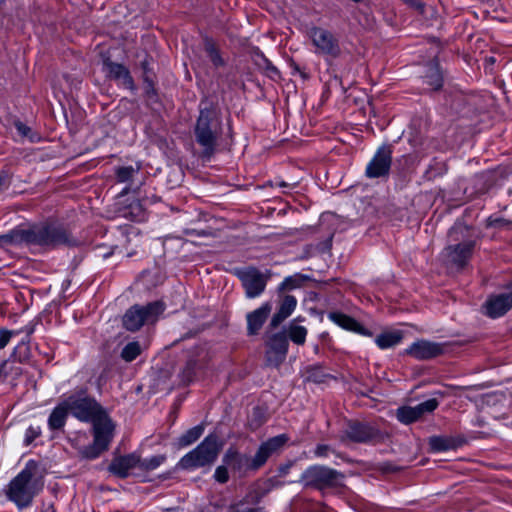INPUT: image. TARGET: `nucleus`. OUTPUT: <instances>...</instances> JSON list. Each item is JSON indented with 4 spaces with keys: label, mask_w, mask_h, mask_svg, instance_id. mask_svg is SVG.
<instances>
[{
    "label": "nucleus",
    "mask_w": 512,
    "mask_h": 512,
    "mask_svg": "<svg viewBox=\"0 0 512 512\" xmlns=\"http://www.w3.org/2000/svg\"><path fill=\"white\" fill-rule=\"evenodd\" d=\"M141 353V347L138 342L128 343L122 350L121 356L127 361H133Z\"/></svg>",
    "instance_id": "nucleus-29"
},
{
    "label": "nucleus",
    "mask_w": 512,
    "mask_h": 512,
    "mask_svg": "<svg viewBox=\"0 0 512 512\" xmlns=\"http://www.w3.org/2000/svg\"><path fill=\"white\" fill-rule=\"evenodd\" d=\"M15 128L17 130V132L21 135V136H28V133L30 131V129L25 125L23 124L22 122H16L15 123Z\"/></svg>",
    "instance_id": "nucleus-41"
},
{
    "label": "nucleus",
    "mask_w": 512,
    "mask_h": 512,
    "mask_svg": "<svg viewBox=\"0 0 512 512\" xmlns=\"http://www.w3.org/2000/svg\"><path fill=\"white\" fill-rule=\"evenodd\" d=\"M104 68L109 77L120 80L126 87L132 88V78L128 70L123 65L113 62H105Z\"/></svg>",
    "instance_id": "nucleus-22"
},
{
    "label": "nucleus",
    "mask_w": 512,
    "mask_h": 512,
    "mask_svg": "<svg viewBox=\"0 0 512 512\" xmlns=\"http://www.w3.org/2000/svg\"><path fill=\"white\" fill-rule=\"evenodd\" d=\"M270 346L273 350L284 357L288 351V341L285 335L275 334L270 340Z\"/></svg>",
    "instance_id": "nucleus-28"
},
{
    "label": "nucleus",
    "mask_w": 512,
    "mask_h": 512,
    "mask_svg": "<svg viewBox=\"0 0 512 512\" xmlns=\"http://www.w3.org/2000/svg\"><path fill=\"white\" fill-rule=\"evenodd\" d=\"M470 230L463 225H455L451 228L449 236L452 241H458L463 238L462 242L450 245L443 251V257L446 262L456 268H463L469 261L475 241L469 235Z\"/></svg>",
    "instance_id": "nucleus-2"
},
{
    "label": "nucleus",
    "mask_w": 512,
    "mask_h": 512,
    "mask_svg": "<svg viewBox=\"0 0 512 512\" xmlns=\"http://www.w3.org/2000/svg\"><path fill=\"white\" fill-rule=\"evenodd\" d=\"M220 448L218 438L209 435L195 449L184 455L179 465L189 470L210 465L216 460Z\"/></svg>",
    "instance_id": "nucleus-5"
},
{
    "label": "nucleus",
    "mask_w": 512,
    "mask_h": 512,
    "mask_svg": "<svg viewBox=\"0 0 512 512\" xmlns=\"http://www.w3.org/2000/svg\"><path fill=\"white\" fill-rule=\"evenodd\" d=\"M287 441L288 437L281 434L263 442L258 448V467L263 465L270 456L279 452Z\"/></svg>",
    "instance_id": "nucleus-17"
},
{
    "label": "nucleus",
    "mask_w": 512,
    "mask_h": 512,
    "mask_svg": "<svg viewBox=\"0 0 512 512\" xmlns=\"http://www.w3.org/2000/svg\"><path fill=\"white\" fill-rule=\"evenodd\" d=\"M402 338L403 335L400 331H389L378 335L375 343L380 349H388L399 344Z\"/></svg>",
    "instance_id": "nucleus-24"
},
{
    "label": "nucleus",
    "mask_w": 512,
    "mask_h": 512,
    "mask_svg": "<svg viewBox=\"0 0 512 512\" xmlns=\"http://www.w3.org/2000/svg\"><path fill=\"white\" fill-rule=\"evenodd\" d=\"M303 321H305V317L298 316L291 320L284 330L286 338L296 345H303L306 342L308 330L305 326L299 324Z\"/></svg>",
    "instance_id": "nucleus-19"
},
{
    "label": "nucleus",
    "mask_w": 512,
    "mask_h": 512,
    "mask_svg": "<svg viewBox=\"0 0 512 512\" xmlns=\"http://www.w3.org/2000/svg\"><path fill=\"white\" fill-rule=\"evenodd\" d=\"M164 311V305L160 301L149 303L146 306L135 305L123 316V324L127 330L136 331L144 324H151L158 320Z\"/></svg>",
    "instance_id": "nucleus-7"
},
{
    "label": "nucleus",
    "mask_w": 512,
    "mask_h": 512,
    "mask_svg": "<svg viewBox=\"0 0 512 512\" xmlns=\"http://www.w3.org/2000/svg\"><path fill=\"white\" fill-rule=\"evenodd\" d=\"M391 150L387 146L380 147L367 164L365 174L368 178H379L389 173L391 167Z\"/></svg>",
    "instance_id": "nucleus-10"
},
{
    "label": "nucleus",
    "mask_w": 512,
    "mask_h": 512,
    "mask_svg": "<svg viewBox=\"0 0 512 512\" xmlns=\"http://www.w3.org/2000/svg\"><path fill=\"white\" fill-rule=\"evenodd\" d=\"M27 240L42 246H57L67 241L66 232L54 225H40L27 232Z\"/></svg>",
    "instance_id": "nucleus-8"
},
{
    "label": "nucleus",
    "mask_w": 512,
    "mask_h": 512,
    "mask_svg": "<svg viewBox=\"0 0 512 512\" xmlns=\"http://www.w3.org/2000/svg\"><path fill=\"white\" fill-rule=\"evenodd\" d=\"M341 475L330 468L324 466H311L307 468L302 476L301 482L306 486H315L324 488L338 484Z\"/></svg>",
    "instance_id": "nucleus-9"
},
{
    "label": "nucleus",
    "mask_w": 512,
    "mask_h": 512,
    "mask_svg": "<svg viewBox=\"0 0 512 512\" xmlns=\"http://www.w3.org/2000/svg\"><path fill=\"white\" fill-rule=\"evenodd\" d=\"M329 447L326 445H318L315 449V455L317 457H325L328 454Z\"/></svg>",
    "instance_id": "nucleus-42"
},
{
    "label": "nucleus",
    "mask_w": 512,
    "mask_h": 512,
    "mask_svg": "<svg viewBox=\"0 0 512 512\" xmlns=\"http://www.w3.org/2000/svg\"><path fill=\"white\" fill-rule=\"evenodd\" d=\"M424 82L428 84L432 90H438L442 87L443 77L437 65H431L424 76Z\"/></svg>",
    "instance_id": "nucleus-25"
},
{
    "label": "nucleus",
    "mask_w": 512,
    "mask_h": 512,
    "mask_svg": "<svg viewBox=\"0 0 512 512\" xmlns=\"http://www.w3.org/2000/svg\"><path fill=\"white\" fill-rule=\"evenodd\" d=\"M404 2L410 4V5H415L416 4V0H403Z\"/></svg>",
    "instance_id": "nucleus-46"
},
{
    "label": "nucleus",
    "mask_w": 512,
    "mask_h": 512,
    "mask_svg": "<svg viewBox=\"0 0 512 512\" xmlns=\"http://www.w3.org/2000/svg\"><path fill=\"white\" fill-rule=\"evenodd\" d=\"M134 171H135L134 168L131 167V166H129V167H120V168L117 169L116 174H117V177H118L119 181L125 182V181L129 180L132 177Z\"/></svg>",
    "instance_id": "nucleus-33"
},
{
    "label": "nucleus",
    "mask_w": 512,
    "mask_h": 512,
    "mask_svg": "<svg viewBox=\"0 0 512 512\" xmlns=\"http://www.w3.org/2000/svg\"><path fill=\"white\" fill-rule=\"evenodd\" d=\"M327 318L336 324L337 326L341 327L344 330L357 333L362 336H371L372 333L366 329L364 326H362L357 320L354 318L338 311H332L329 312L327 315Z\"/></svg>",
    "instance_id": "nucleus-15"
},
{
    "label": "nucleus",
    "mask_w": 512,
    "mask_h": 512,
    "mask_svg": "<svg viewBox=\"0 0 512 512\" xmlns=\"http://www.w3.org/2000/svg\"><path fill=\"white\" fill-rule=\"evenodd\" d=\"M91 423L93 425V443L91 446L84 448L81 453L85 458L95 459L109 448L114 437L115 424L106 411L102 412Z\"/></svg>",
    "instance_id": "nucleus-4"
},
{
    "label": "nucleus",
    "mask_w": 512,
    "mask_h": 512,
    "mask_svg": "<svg viewBox=\"0 0 512 512\" xmlns=\"http://www.w3.org/2000/svg\"><path fill=\"white\" fill-rule=\"evenodd\" d=\"M204 428L201 425L195 426L186 431L178 439V443L181 447H186L197 441L203 434Z\"/></svg>",
    "instance_id": "nucleus-26"
},
{
    "label": "nucleus",
    "mask_w": 512,
    "mask_h": 512,
    "mask_svg": "<svg viewBox=\"0 0 512 512\" xmlns=\"http://www.w3.org/2000/svg\"><path fill=\"white\" fill-rule=\"evenodd\" d=\"M206 50L210 60L213 62L214 65L218 66L222 63L217 50L212 45H208Z\"/></svg>",
    "instance_id": "nucleus-36"
},
{
    "label": "nucleus",
    "mask_w": 512,
    "mask_h": 512,
    "mask_svg": "<svg viewBox=\"0 0 512 512\" xmlns=\"http://www.w3.org/2000/svg\"><path fill=\"white\" fill-rule=\"evenodd\" d=\"M247 326L249 334L253 335L256 332V311L247 314Z\"/></svg>",
    "instance_id": "nucleus-37"
},
{
    "label": "nucleus",
    "mask_w": 512,
    "mask_h": 512,
    "mask_svg": "<svg viewBox=\"0 0 512 512\" xmlns=\"http://www.w3.org/2000/svg\"><path fill=\"white\" fill-rule=\"evenodd\" d=\"M43 482L37 476L36 466L28 463L9 484L7 496L18 507L31 504L33 498L42 490Z\"/></svg>",
    "instance_id": "nucleus-1"
},
{
    "label": "nucleus",
    "mask_w": 512,
    "mask_h": 512,
    "mask_svg": "<svg viewBox=\"0 0 512 512\" xmlns=\"http://www.w3.org/2000/svg\"><path fill=\"white\" fill-rule=\"evenodd\" d=\"M70 414L81 422H91L105 410L89 397L86 392L80 391L64 398Z\"/></svg>",
    "instance_id": "nucleus-6"
},
{
    "label": "nucleus",
    "mask_w": 512,
    "mask_h": 512,
    "mask_svg": "<svg viewBox=\"0 0 512 512\" xmlns=\"http://www.w3.org/2000/svg\"><path fill=\"white\" fill-rule=\"evenodd\" d=\"M41 434V429L40 427H33V426H30L27 430H26V442L27 443H31L35 438H37L39 435Z\"/></svg>",
    "instance_id": "nucleus-38"
},
{
    "label": "nucleus",
    "mask_w": 512,
    "mask_h": 512,
    "mask_svg": "<svg viewBox=\"0 0 512 512\" xmlns=\"http://www.w3.org/2000/svg\"><path fill=\"white\" fill-rule=\"evenodd\" d=\"M239 278L245 289L248 298L256 296V271L253 269H244L238 272Z\"/></svg>",
    "instance_id": "nucleus-23"
},
{
    "label": "nucleus",
    "mask_w": 512,
    "mask_h": 512,
    "mask_svg": "<svg viewBox=\"0 0 512 512\" xmlns=\"http://www.w3.org/2000/svg\"><path fill=\"white\" fill-rule=\"evenodd\" d=\"M443 348L440 344L427 340H417L407 349L406 354L418 360H427L440 355Z\"/></svg>",
    "instance_id": "nucleus-13"
},
{
    "label": "nucleus",
    "mask_w": 512,
    "mask_h": 512,
    "mask_svg": "<svg viewBox=\"0 0 512 512\" xmlns=\"http://www.w3.org/2000/svg\"><path fill=\"white\" fill-rule=\"evenodd\" d=\"M297 299L292 295H286L279 306L278 311L271 319V325L277 327L281 322L287 319L295 311Z\"/></svg>",
    "instance_id": "nucleus-20"
},
{
    "label": "nucleus",
    "mask_w": 512,
    "mask_h": 512,
    "mask_svg": "<svg viewBox=\"0 0 512 512\" xmlns=\"http://www.w3.org/2000/svg\"><path fill=\"white\" fill-rule=\"evenodd\" d=\"M275 185H277L278 187H288L289 186V184H287L284 181L276 182Z\"/></svg>",
    "instance_id": "nucleus-45"
},
{
    "label": "nucleus",
    "mask_w": 512,
    "mask_h": 512,
    "mask_svg": "<svg viewBox=\"0 0 512 512\" xmlns=\"http://www.w3.org/2000/svg\"><path fill=\"white\" fill-rule=\"evenodd\" d=\"M17 332L10 331L7 329L0 330V350L3 349L10 341L13 335H16Z\"/></svg>",
    "instance_id": "nucleus-35"
},
{
    "label": "nucleus",
    "mask_w": 512,
    "mask_h": 512,
    "mask_svg": "<svg viewBox=\"0 0 512 512\" xmlns=\"http://www.w3.org/2000/svg\"><path fill=\"white\" fill-rule=\"evenodd\" d=\"M69 409L65 399H63L50 413L48 426L51 430H59L64 427Z\"/></svg>",
    "instance_id": "nucleus-21"
},
{
    "label": "nucleus",
    "mask_w": 512,
    "mask_h": 512,
    "mask_svg": "<svg viewBox=\"0 0 512 512\" xmlns=\"http://www.w3.org/2000/svg\"><path fill=\"white\" fill-rule=\"evenodd\" d=\"M263 67L266 69L267 75L271 79L279 77L278 70L268 61V59L258 52V68Z\"/></svg>",
    "instance_id": "nucleus-31"
},
{
    "label": "nucleus",
    "mask_w": 512,
    "mask_h": 512,
    "mask_svg": "<svg viewBox=\"0 0 512 512\" xmlns=\"http://www.w3.org/2000/svg\"><path fill=\"white\" fill-rule=\"evenodd\" d=\"M438 407V401L434 398L428 399L414 407L402 406L396 411L397 419L404 424L417 421L422 416L432 413Z\"/></svg>",
    "instance_id": "nucleus-11"
},
{
    "label": "nucleus",
    "mask_w": 512,
    "mask_h": 512,
    "mask_svg": "<svg viewBox=\"0 0 512 512\" xmlns=\"http://www.w3.org/2000/svg\"><path fill=\"white\" fill-rule=\"evenodd\" d=\"M430 444H431L432 448L437 450V451H442V450H445L447 448V446L444 443V440L442 438H440V437H433V438H431Z\"/></svg>",
    "instance_id": "nucleus-39"
},
{
    "label": "nucleus",
    "mask_w": 512,
    "mask_h": 512,
    "mask_svg": "<svg viewBox=\"0 0 512 512\" xmlns=\"http://www.w3.org/2000/svg\"><path fill=\"white\" fill-rule=\"evenodd\" d=\"M241 461L242 460V457H240L238 454L234 453V452H229L226 454L225 458H224V462L227 464V465H232L233 462L235 461Z\"/></svg>",
    "instance_id": "nucleus-40"
},
{
    "label": "nucleus",
    "mask_w": 512,
    "mask_h": 512,
    "mask_svg": "<svg viewBox=\"0 0 512 512\" xmlns=\"http://www.w3.org/2000/svg\"><path fill=\"white\" fill-rule=\"evenodd\" d=\"M269 310H270V308L268 305L258 308V322L260 321V319L262 317H265L268 314Z\"/></svg>",
    "instance_id": "nucleus-43"
},
{
    "label": "nucleus",
    "mask_w": 512,
    "mask_h": 512,
    "mask_svg": "<svg viewBox=\"0 0 512 512\" xmlns=\"http://www.w3.org/2000/svg\"><path fill=\"white\" fill-rule=\"evenodd\" d=\"M140 456L136 453H131L124 456H118L112 460L109 465V471L114 475L125 478L134 469L139 470Z\"/></svg>",
    "instance_id": "nucleus-14"
},
{
    "label": "nucleus",
    "mask_w": 512,
    "mask_h": 512,
    "mask_svg": "<svg viewBox=\"0 0 512 512\" xmlns=\"http://www.w3.org/2000/svg\"><path fill=\"white\" fill-rule=\"evenodd\" d=\"M264 289V284L261 282L260 277L258 276V295L261 293V291Z\"/></svg>",
    "instance_id": "nucleus-44"
},
{
    "label": "nucleus",
    "mask_w": 512,
    "mask_h": 512,
    "mask_svg": "<svg viewBox=\"0 0 512 512\" xmlns=\"http://www.w3.org/2000/svg\"><path fill=\"white\" fill-rule=\"evenodd\" d=\"M512 307V290L490 297L485 304L486 314L492 318L504 315Z\"/></svg>",
    "instance_id": "nucleus-16"
},
{
    "label": "nucleus",
    "mask_w": 512,
    "mask_h": 512,
    "mask_svg": "<svg viewBox=\"0 0 512 512\" xmlns=\"http://www.w3.org/2000/svg\"><path fill=\"white\" fill-rule=\"evenodd\" d=\"M196 370V362L189 361L181 373V380L184 384H189L194 380Z\"/></svg>",
    "instance_id": "nucleus-32"
},
{
    "label": "nucleus",
    "mask_w": 512,
    "mask_h": 512,
    "mask_svg": "<svg viewBox=\"0 0 512 512\" xmlns=\"http://www.w3.org/2000/svg\"><path fill=\"white\" fill-rule=\"evenodd\" d=\"M377 431L368 424L350 423L345 430V436L354 442H366L374 438Z\"/></svg>",
    "instance_id": "nucleus-18"
},
{
    "label": "nucleus",
    "mask_w": 512,
    "mask_h": 512,
    "mask_svg": "<svg viewBox=\"0 0 512 512\" xmlns=\"http://www.w3.org/2000/svg\"><path fill=\"white\" fill-rule=\"evenodd\" d=\"M306 37L312 46V52L325 61H331L341 55L338 38L327 28L312 25L306 30Z\"/></svg>",
    "instance_id": "nucleus-3"
},
{
    "label": "nucleus",
    "mask_w": 512,
    "mask_h": 512,
    "mask_svg": "<svg viewBox=\"0 0 512 512\" xmlns=\"http://www.w3.org/2000/svg\"><path fill=\"white\" fill-rule=\"evenodd\" d=\"M164 455H154L147 459H141L139 463V470L142 472H150L157 469L165 461Z\"/></svg>",
    "instance_id": "nucleus-27"
},
{
    "label": "nucleus",
    "mask_w": 512,
    "mask_h": 512,
    "mask_svg": "<svg viewBox=\"0 0 512 512\" xmlns=\"http://www.w3.org/2000/svg\"><path fill=\"white\" fill-rule=\"evenodd\" d=\"M214 478L219 483H226L229 479L228 470L226 466H218L215 470Z\"/></svg>",
    "instance_id": "nucleus-34"
},
{
    "label": "nucleus",
    "mask_w": 512,
    "mask_h": 512,
    "mask_svg": "<svg viewBox=\"0 0 512 512\" xmlns=\"http://www.w3.org/2000/svg\"><path fill=\"white\" fill-rule=\"evenodd\" d=\"M21 371L17 367H13L8 359L2 360L0 363V381L5 380L9 375L18 377Z\"/></svg>",
    "instance_id": "nucleus-30"
},
{
    "label": "nucleus",
    "mask_w": 512,
    "mask_h": 512,
    "mask_svg": "<svg viewBox=\"0 0 512 512\" xmlns=\"http://www.w3.org/2000/svg\"><path fill=\"white\" fill-rule=\"evenodd\" d=\"M197 142L205 152L211 153L215 145V135L210 129V112L201 111L195 128Z\"/></svg>",
    "instance_id": "nucleus-12"
}]
</instances>
